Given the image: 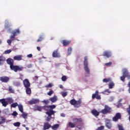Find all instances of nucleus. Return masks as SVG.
<instances>
[{
	"label": "nucleus",
	"instance_id": "nucleus-29",
	"mask_svg": "<svg viewBox=\"0 0 130 130\" xmlns=\"http://www.w3.org/2000/svg\"><path fill=\"white\" fill-rule=\"evenodd\" d=\"M26 93L28 95H30L31 94V88L29 87L26 88Z\"/></svg>",
	"mask_w": 130,
	"mask_h": 130
},
{
	"label": "nucleus",
	"instance_id": "nucleus-14",
	"mask_svg": "<svg viewBox=\"0 0 130 130\" xmlns=\"http://www.w3.org/2000/svg\"><path fill=\"white\" fill-rule=\"evenodd\" d=\"M91 113L93 115H94V116H95V117H97V116H99V112H98V111H97L95 109H93L91 111Z\"/></svg>",
	"mask_w": 130,
	"mask_h": 130
},
{
	"label": "nucleus",
	"instance_id": "nucleus-28",
	"mask_svg": "<svg viewBox=\"0 0 130 130\" xmlns=\"http://www.w3.org/2000/svg\"><path fill=\"white\" fill-rule=\"evenodd\" d=\"M6 100H7V102H8V103H10V104H11V103H13V102H14V100H13V99H12L11 98H8L6 99Z\"/></svg>",
	"mask_w": 130,
	"mask_h": 130
},
{
	"label": "nucleus",
	"instance_id": "nucleus-40",
	"mask_svg": "<svg viewBox=\"0 0 130 130\" xmlns=\"http://www.w3.org/2000/svg\"><path fill=\"white\" fill-rule=\"evenodd\" d=\"M18 105H19L17 103H14L11 105V107H13V108H15V107H17V106H18Z\"/></svg>",
	"mask_w": 130,
	"mask_h": 130
},
{
	"label": "nucleus",
	"instance_id": "nucleus-8",
	"mask_svg": "<svg viewBox=\"0 0 130 130\" xmlns=\"http://www.w3.org/2000/svg\"><path fill=\"white\" fill-rule=\"evenodd\" d=\"M120 117H121V115H120V113H118L116 114L115 116L113 118V121H117Z\"/></svg>",
	"mask_w": 130,
	"mask_h": 130
},
{
	"label": "nucleus",
	"instance_id": "nucleus-38",
	"mask_svg": "<svg viewBox=\"0 0 130 130\" xmlns=\"http://www.w3.org/2000/svg\"><path fill=\"white\" fill-rule=\"evenodd\" d=\"M106 92L108 93L109 94H110V93H111V92L110 91V90H109V89H106L104 91H103L102 92V94H106Z\"/></svg>",
	"mask_w": 130,
	"mask_h": 130
},
{
	"label": "nucleus",
	"instance_id": "nucleus-43",
	"mask_svg": "<svg viewBox=\"0 0 130 130\" xmlns=\"http://www.w3.org/2000/svg\"><path fill=\"white\" fill-rule=\"evenodd\" d=\"M101 113H103V114H107V113H108L105 108L104 109L101 111Z\"/></svg>",
	"mask_w": 130,
	"mask_h": 130
},
{
	"label": "nucleus",
	"instance_id": "nucleus-58",
	"mask_svg": "<svg viewBox=\"0 0 130 130\" xmlns=\"http://www.w3.org/2000/svg\"><path fill=\"white\" fill-rule=\"evenodd\" d=\"M96 99L100 100V99H101V96L99 95V94H98V95H96Z\"/></svg>",
	"mask_w": 130,
	"mask_h": 130
},
{
	"label": "nucleus",
	"instance_id": "nucleus-44",
	"mask_svg": "<svg viewBox=\"0 0 130 130\" xmlns=\"http://www.w3.org/2000/svg\"><path fill=\"white\" fill-rule=\"evenodd\" d=\"M49 107L50 108V110H52V109H54L56 106L55 105H51V106H49Z\"/></svg>",
	"mask_w": 130,
	"mask_h": 130
},
{
	"label": "nucleus",
	"instance_id": "nucleus-17",
	"mask_svg": "<svg viewBox=\"0 0 130 130\" xmlns=\"http://www.w3.org/2000/svg\"><path fill=\"white\" fill-rule=\"evenodd\" d=\"M104 56L106 57H110L111 56V53L109 51H105L104 52Z\"/></svg>",
	"mask_w": 130,
	"mask_h": 130
},
{
	"label": "nucleus",
	"instance_id": "nucleus-53",
	"mask_svg": "<svg viewBox=\"0 0 130 130\" xmlns=\"http://www.w3.org/2000/svg\"><path fill=\"white\" fill-rule=\"evenodd\" d=\"M72 53V48H69L68 49V54L70 55Z\"/></svg>",
	"mask_w": 130,
	"mask_h": 130
},
{
	"label": "nucleus",
	"instance_id": "nucleus-13",
	"mask_svg": "<svg viewBox=\"0 0 130 130\" xmlns=\"http://www.w3.org/2000/svg\"><path fill=\"white\" fill-rule=\"evenodd\" d=\"M21 32L20 31V29L18 28L12 31L13 35H14V36H17V35H19Z\"/></svg>",
	"mask_w": 130,
	"mask_h": 130
},
{
	"label": "nucleus",
	"instance_id": "nucleus-21",
	"mask_svg": "<svg viewBox=\"0 0 130 130\" xmlns=\"http://www.w3.org/2000/svg\"><path fill=\"white\" fill-rule=\"evenodd\" d=\"M5 122H6V118H5L3 116H0V125L1 124H3L5 123Z\"/></svg>",
	"mask_w": 130,
	"mask_h": 130
},
{
	"label": "nucleus",
	"instance_id": "nucleus-59",
	"mask_svg": "<svg viewBox=\"0 0 130 130\" xmlns=\"http://www.w3.org/2000/svg\"><path fill=\"white\" fill-rule=\"evenodd\" d=\"M111 63H112L111 62H109L108 63H106V66L107 67H108L109 66H111Z\"/></svg>",
	"mask_w": 130,
	"mask_h": 130
},
{
	"label": "nucleus",
	"instance_id": "nucleus-32",
	"mask_svg": "<svg viewBox=\"0 0 130 130\" xmlns=\"http://www.w3.org/2000/svg\"><path fill=\"white\" fill-rule=\"evenodd\" d=\"M18 109H19V111H20V112H23V105H22L21 104L18 105Z\"/></svg>",
	"mask_w": 130,
	"mask_h": 130
},
{
	"label": "nucleus",
	"instance_id": "nucleus-63",
	"mask_svg": "<svg viewBox=\"0 0 130 130\" xmlns=\"http://www.w3.org/2000/svg\"><path fill=\"white\" fill-rule=\"evenodd\" d=\"M37 109H38V110H39V111H41V107H38V108H37Z\"/></svg>",
	"mask_w": 130,
	"mask_h": 130
},
{
	"label": "nucleus",
	"instance_id": "nucleus-11",
	"mask_svg": "<svg viewBox=\"0 0 130 130\" xmlns=\"http://www.w3.org/2000/svg\"><path fill=\"white\" fill-rule=\"evenodd\" d=\"M51 127V125L48 122L44 123V130L49 129Z\"/></svg>",
	"mask_w": 130,
	"mask_h": 130
},
{
	"label": "nucleus",
	"instance_id": "nucleus-25",
	"mask_svg": "<svg viewBox=\"0 0 130 130\" xmlns=\"http://www.w3.org/2000/svg\"><path fill=\"white\" fill-rule=\"evenodd\" d=\"M70 42H71L69 41L63 40L62 41V43L64 46H66V45H69V44H70Z\"/></svg>",
	"mask_w": 130,
	"mask_h": 130
},
{
	"label": "nucleus",
	"instance_id": "nucleus-10",
	"mask_svg": "<svg viewBox=\"0 0 130 130\" xmlns=\"http://www.w3.org/2000/svg\"><path fill=\"white\" fill-rule=\"evenodd\" d=\"M11 26H12V25L9 24V21L6 20L5 27V29H8V32L11 31V28H10V27H11Z\"/></svg>",
	"mask_w": 130,
	"mask_h": 130
},
{
	"label": "nucleus",
	"instance_id": "nucleus-34",
	"mask_svg": "<svg viewBox=\"0 0 130 130\" xmlns=\"http://www.w3.org/2000/svg\"><path fill=\"white\" fill-rule=\"evenodd\" d=\"M113 87H114V83L113 82H110L109 84V89H112V88H113Z\"/></svg>",
	"mask_w": 130,
	"mask_h": 130
},
{
	"label": "nucleus",
	"instance_id": "nucleus-42",
	"mask_svg": "<svg viewBox=\"0 0 130 130\" xmlns=\"http://www.w3.org/2000/svg\"><path fill=\"white\" fill-rule=\"evenodd\" d=\"M54 92L53 90H51L49 92H47V95H49V96H51L52 94H53Z\"/></svg>",
	"mask_w": 130,
	"mask_h": 130
},
{
	"label": "nucleus",
	"instance_id": "nucleus-31",
	"mask_svg": "<svg viewBox=\"0 0 130 130\" xmlns=\"http://www.w3.org/2000/svg\"><path fill=\"white\" fill-rule=\"evenodd\" d=\"M103 81V83H108V82H111V78L104 79Z\"/></svg>",
	"mask_w": 130,
	"mask_h": 130
},
{
	"label": "nucleus",
	"instance_id": "nucleus-33",
	"mask_svg": "<svg viewBox=\"0 0 130 130\" xmlns=\"http://www.w3.org/2000/svg\"><path fill=\"white\" fill-rule=\"evenodd\" d=\"M69 126L71 128L75 127V126H76V124L70 122H69Z\"/></svg>",
	"mask_w": 130,
	"mask_h": 130
},
{
	"label": "nucleus",
	"instance_id": "nucleus-12",
	"mask_svg": "<svg viewBox=\"0 0 130 130\" xmlns=\"http://www.w3.org/2000/svg\"><path fill=\"white\" fill-rule=\"evenodd\" d=\"M28 103L29 104H36L39 103V100L32 99L31 100L29 101Z\"/></svg>",
	"mask_w": 130,
	"mask_h": 130
},
{
	"label": "nucleus",
	"instance_id": "nucleus-62",
	"mask_svg": "<svg viewBox=\"0 0 130 130\" xmlns=\"http://www.w3.org/2000/svg\"><path fill=\"white\" fill-rule=\"evenodd\" d=\"M60 116H61L62 117H64V116H66V115L64 113H61Z\"/></svg>",
	"mask_w": 130,
	"mask_h": 130
},
{
	"label": "nucleus",
	"instance_id": "nucleus-5",
	"mask_svg": "<svg viewBox=\"0 0 130 130\" xmlns=\"http://www.w3.org/2000/svg\"><path fill=\"white\" fill-rule=\"evenodd\" d=\"M10 69L15 72H18V71H22L23 70V68L22 67L14 66V64L10 66Z\"/></svg>",
	"mask_w": 130,
	"mask_h": 130
},
{
	"label": "nucleus",
	"instance_id": "nucleus-22",
	"mask_svg": "<svg viewBox=\"0 0 130 130\" xmlns=\"http://www.w3.org/2000/svg\"><path fill=\"white\" fill-rule=\"evenodd\" d=\"M14 59L15 60H21L22 55H17L14 57Z\"/></svg>",
	"mask_w": 130,
	"mask_h": 130
},
{
	"label": "nucleus",
	"instance_id": "nucleus-36",
	"mask_svg": "<svg viewBox=\"0 0 130 130\" xmlns=\"http://www.w3.org/2000/svg\"><path fill=\"white\" fill-rule=\"evenodd\" d=\"M106 126L109 129H110L111 127H112V125H111V123L106 124Z\"/></svg>",
	"mask_w": 130,
	"mask_h": 130
},
{
	"label": "nucleus",
	"instance_id": "nucleus-41",
	"mask_svg": "<svg viewBox=\"0 0 130 130\" xmlns=\"http://www.w3.org/2000/svg\"><path fill=\"white\" fill-rule=\"evenodd\" d=\"M60 94L62 97H66L68 95V92H61Z\"/></svg>",
	"mask_w": 130,
	"mask_h": 130
},
{
	"label": "nucleus",
	"instance_id": "nucleus-48",
	"mask_svg": "<svg viewBox=\"0 0 130 130\" xmlns=\"http://www.w3.org/2000/svg\"><path fill=\"white\" fill-rule=\"evenodd\" d=\"M12 115H13V116H17V115H18V113H17L16 111H14Z\"/></svg>",
	"mask_w": 130,
	"mask_h": 130
},
{
	"label": "nucleus",
	"instance_id": "nucleus-45",
	"mask_svg": "<svg viewBox=\"0 0 130 130\" xmlns=\"http://www.w3.org/2000/svg\"><path fill=\"white\" fill-rule=\"evenodd\" d=\"M61 80L63 82H66V81H67V76H63L61 77Z\"/></svg>",
	"mask_w": 130,
	"mask_h": 130
},
{
	"label": "nucleus",
	"instance_id": "nucleus-50",
	"mask_svg": "<svg viewBox=\"0 0 130 130\" xmlns=\"http://www.w3.org/2000/svg\"><path fill=\"white\" fill-rule=\"evenodd\" d=\"M43 40V38L40 37L39 39L37 40V42H40V41H42Z\"/></svg>",
	"mask_w": 130,
	"mask_h": 130
},
{
	"label": "nucleus",
	"instance_id": "nucleus-16",
	"mask_svg": "<svg viewBox=\"0 0 130 130\" xmlns=\"http://www.w3.org/2000/svg\"><path fill=\"white\" fill-rule=\"evenodd\" d=\"M7 62L8 64H10V67H11V66H13L14 64V60L11 58H8L7 60Z\"/></svg>",
	"mask_w": 130,
	"mask_h": 130
},
{
	"label": "nucleus",
	"instance_id": "nucleus-15",
	"mask_svg": "<svg viewBox=\"0 0 130 130\" xmlns=\"http://www.w3.org/2000/svg\"><path fill=\"white\" fill-rule=\"evenodd\" d=\"M0 102L2 103V105L6 107L8 105V102L6 101V99H3L0 100Z\"/></svg>",
	"mask_w": 130,
	"mask_h": 130
},
{
	"label": "nucleus",
	"instance_id": "nucleus-1",
	"mask_svg": "<svg viewBox=\"0 0 130 130\" xmlns=\"http://www.w3.org/2000/svg\"><path fill=\"white\" fill-rule=\"evenodd\" d=\"M122 75L123 76L120 77V80L122 82H124V79H125V77L127 78V79H129L130 78L129 75H128V72L126 69H123L122 70Z\"/></svg>",
	"mask_w": 130,
	"mask_h": 130
},
{
	"label": "nucleus",
	"instance_id": "nucleus-6",
	"mask_svg": "<svg viewBox=\"0 0 130 130\" xmlns=\"http://www.w3.org/2000/svg\"><path fill=\"white\" fill-rule=\"evenodd\" d=\"M53 57L58 58L60 57V53L58 52V50H55L52 53Z\"/></svg>",
	"mask_w": 130,
	"mask_h": 130
},
{
	"label": "nucleus",
	"instance_id": "nucleus-64",
	"mask_svg": "<svg viewBox=\"0 0 130 130\" xmlns=\"http://www.w3.org/2000/svg\"><path fill=\"white\" fill-rule=\"evenodd\" d=\"M27 68H28V69H30V68H32V65H31V64L28 65V66H27Z\"/></svg>",
	"mask_w": 130,
	"mask_h": 130
},
{
	"label": "nucleus",
	"instance_id": "nucleus-57",
	"mask_svg": "<svg viewBox=\"0 0 130 130\" xmlns=\"http://www.w3.org/2000/svg\"><path fill=\"white\" fill-rule=\"evenodd\" d=\"M32 56L33 55H32V54H29L27 55V57H28V58H31V57H32Z\"/></svg>",
	"mask_w": 130,
	"mask_h": 130
},
{
	"label": "nucleus",
	"instance_id": "nucleus-24",
	"mask_svg": "<svg viewBox=\"0 0 130 130\" xmlns=\"http://www.w3.org/2000/svg\"><path fill=\"white\" fill-rule=\"evenodd\" d=\"M59 126V124H56L52 126H51V127L52 128V129H53V130H56L58 128V127Z\"/></svg>",
	"mask_w": 130,
	"mask_h": 130
},
{
	"label": "nucleus",
	"instance_id": "nucleus-26",
	"mask_svg": "<svg viewBox=\"0 0 130 130\" xmlns=\"http://www.w3.org/2000/svg\"><path fill=\"white\" fill-rule=\"evenodd\" d=\"M105 109L106 110L107 112H110L111 111V108L109 107L108 105L105 106Z\"/></svg>",
	"mask_w": 130,
	"mask_h": 130
},
{
	"label": "nucleus",
	"instance_id": "nucleus-54",
	"mask_svg": "<svg viewBox=\"0 0 130 130\" xmlns=\"http://www.w3.org/2000/svg\"><path fill=\"white\" fill-rule=\"evenodd\" d=\"M9 89L10 92H11V93H14V90H13V88H12V87L10 86Z\"/></svg>",
	"mask_w": 130,
	"mask_h": 130
},
{
	"label": "nucleus",
	"instance_id": "nucleus-61",
	"mask_svg": "<svg viewBox=\"0 0 130 130\" xmlns=\"http://www.w3.org/2000/svg\"><path fill=\"white\" fill-rule=\"evenodd\" d=\"M127 112L130 116V105L129 106V108L127 109Z\"/></svg>",
	"mask_w": 130,
	"mask_h": 130
},
{
	"label": "nucleus",
	"instance_id": "nucleus-30",
	"mask_svg": "<svg viewBox=\"0 0 130 130\" xmlns=\"http://www.w3.org/2000/svg\"><path fill=\"white\" fill-rule=\"evenodd\" d=\"M73 121L75 123L77 122H82V119L81 118H75L73 119Z\"/></svg>",
	"mask_w": 130,
	"mask_h": 130
},
{
	"label": "nucleus",
	"instance_id": "nucleus-37",
	"mask_svg": "<svg viewBox=\"0 0 130 130\" xmlns=\"http://www.w3.org/2000/svg\"><path fill=\"white\" fill-rule=\"evenodd\" d=\"M14 86H16L17 87H19L21 85L20 82H15L13 83Z\"/></svg>",
	"mask_w": 130,
	"mask_h": 130
},
{
	"label": "nucleus",
	"instance_id": "nucleus-35",
	"mask_svg": "<svg viewBox=\"0 0 130 130\" xmlns=\"http://www.w3.org/2000/svg\"><path fill=\"white\" fill-rule=\"evenodd\" d=\"M13 125H14V126H17V127H19V126L21 125V123H20V122H15L13 123Z\"/></svg>",
	"mask_w": 130,
	"mask_h": 130
},
{
	"label": "nucleus",
	"instance_id": "nucleus-20",
	"mask_svg": "<svg viewBox=\"0 0 130 130\" xmlns=\"http://www.w3.org/2000/svg\"><path fill=\"white\" fill-rule=\"evenodd\" d=\"M4 114H6V115H10V111L9 110V109H5L3 111Z\"/></svg>",
	"mask_w": 130,
	"mask_h": 130
},
{
	"label": "nucleus",
	"instance_id": "nucleus-4",
	"mask_svg": "<svg viewBox=\"0 0 130 130\" xmlns=\"http://www.w3.org/2000/svg\"><path fill=\"white\" fill-rule=\"evenodd\" d=\"M46 113L48 115L47 117L46 120L47 121H50V119H51V116L55 113V111H54L53 110H50L49 111H47V112H46Z\"/></svg>",
	"mask_w": 130,
	"mask_h": 130
},
{
	"label": "nucleus",
	"instance_id": "nucleus-7",
	"mask_svg": "<svg viewBox=\"0 0 130 130\" xmlns=\"http://www.w3.org/2000/svg\"><path fill=\"white\" fill-rule=\"evenodd\" d=\"M23 85H24L25 88H29L30 87V82H29V80H28L27 79H25L23 81Z\"/></svg>",
	"mask_w": 130,
	"mask_h": 130
},
{
	"label": "nucleus",
	"instance_id": "nucleus-46",
	"mask_svg": "<svg viewBox=\"0 0 130 130\" xmlns=\"http://www.w3.org/2000/svg\"><path fill=\"white\" fill-rule=\"evenodd\" d=\"M12 52V50H7L5 51V54H9V53H11Z\"/></svg>",
	"mask_w": 130,
	"mask_h": 130
},
{
	"label": "nucleus",
	"instance_id": "nucleus-9",
	"mask_svg": "<svg viewBox=\"0 0 130 130\" xmlns=\"http://www.w3.org/2000/svg\"><path fill=\"white\" fill-rule=\"evenodd\" d=\"M10 80V78L8 77H1L0 78V81L1 82H3V83H8Z\"/></svg>",
	"mask_w": 130,
	"mask_h": 130
},
{
	"label": "nucleus",
	"instance_id": "nucleus-60",
	"mask_svg": "<svg viewBox=\"0 0 130 130\" xmlns=\"http://www.w3.org/2000/svg\"><path fill=\"white\" fill-rule=\"evenodd\" d=\"M114 99V98L113 96H111L109 99V101H113V100Z\"/></svg>",
	"mask_w": 130,
	"mask_h": 130
},
{
	"label": "nucleus",
	"instance_id": "nucleus-47",
	"mask_svg": "<svg viewBox=\"0 0 130 130\" xmlns=\"http://www.w3.org/2000/svg\"><path fill=\"white\" fill-rule=\"evenodd\" d=\"M44 109L45 110H47V111H50V108H49V106L44 107Z\"/></svg>",
	"mask_w": 130,
	"mask_h": 130
},
{
	"label": "nucleus",
	"instance_id": "nucleus-19",
	"mask_svg": "<svg viewBox=\"0 0 130 130\" xmlns=\"http://www.w3.org/2000/svg\"><path fill=\"white\" fill-rule=\"evenodd\" d=\"M4 61H6V58L5 57H0V66L4 64Z\"/></svg>",
	"mask_w": 130,
	"mask_h": 130
},
{
	"label": "nucleus",
	"instance_id": "nucleus-39",
	"mask_svg": "<svg viewBox=\"0 0 130 130\" xmlns=\"http://www.w3.org/2000/svg\"><path fill=\"white\" fill-rule=\"evenodd\" d=\"M53 86V84L49 83V84H47L45 86V88H51Z\"/></svg>",
	"mask_w": 130,
	"mask_h": 130
},
{
	"label": "nucleus",
	"instance_id": "nucleus-49",
	"mask_svg": "<svg viewBox=\"0 0 130 130\" xmlns=\"http://www.w3.org/2000/svg\"><path fill=\"white\" fill-rule=\"evenodd\" d=\"M12 41H13L11 39L7 40V43L9 45H11L12 44Z\"/></svg>",
	"mask_w": 130,
	"mask_h": 130
},
{
	"label": "nucleus",
	"instance_id": "nucleus-51",
	"mask_svg": "<svg viewBox=\"0 0 130 130\" xmlns=\"http://www.w3.org/2000/svg\"><path fill=\"white\" fill-rule=\"evenodd\" d=\"M104 129V126H101L99 127L97 130H103Z\"/></svg>",
	"mask_w": 130,
	"mask_h": 130
},
{
	"label": "nucleus",
	"instance_id": "nucleus-27",
	"mask_svg": "<svg viewBox=\"0 0 130 130\" xmlns=\"http://www.w3.org/2000/svg\"><path fill=\"white\" fill-rule=\"evenodd\" d=\"M22 114H21V116H22L23 118H24V119H26L27 116H28V114L25 112H21Z\"/></svg>",
	"mask_w": 130,
	"mask_h": 130
},
{
	"label": "nucleus",
	"instance_id": "nucleus-23",
	"mask_svg": "<svg viewBox=\"0 0 130 130\" xmlns=\"http://www.w3.org/2000/svg\"><path fill=\"white\" fill-rule=\"evenodd\" d=\"M98 95H99V92H98V91H96L95 93L92 94V99H95V98H96Z\"/></svg>",
	"mask_w": 130,
	"mask_h": 130
},
{
	"label": "nucleus",
	"instance_id": "nucleus-2",
	"mask_svg": "<svg viewBox=\"0 0 130 130\" xmlns=\"http://www.w3.org/2000/svg\"><path fill=\"white\" fill-rule=\"evenodd\" d=\"M81 103H82V101L81 100H79L78 101H76L75 99H73L70 101L71 105H74L75 107H80Z\"/></svg>",
	"mask_w": 130,
	"mask_h": 130
},
{
	"label": "nucleus",
	"instance_id": "nucleus-52",
	"mask_svg": "<svg viewBox=\"0 0 130 130\" xmlns=\"http://www.w3.org/2000/svg\"><path fill=\"white\" fill-rule=\"evenodd\" d=\"M105 122H106V124H107L108 123H110V120H109L108 119H106Z\"/></svg>",
	"mask_w": 130,
	"mask_h": 130
},
{
	"label": "nucleus",
	"instance_id": "nucleus-18",
	"mask_svg": "<svg viewBox=\"0 0 130 130\" xmlns=\"http://www.w3.org/2000/svg\"><path fill=\"white\" fill-rule=\"evenodd\" d=\"M50 101H51L53 103H54L55 102H56L57 101V96H54L52 98H50Z\"/></svg>",
	"mask_w": 130,
	"mask_h": 130
},
{
	"label": "nucleus",
	"instance_id": "nucleus-55",
	"mask_svg": "<svg viewBox=\"0 0 130 130\" xmlns=\"http://www.w3.org/2000/svg\"><path fill=\"white\" fill-rule=\"evenodd\" d=\"M43 103H44L45 104H48V103H49V101L48 100L47 101H43Z\"/></svg>",
	"mask_w": 130,
	"mask_h": 130
},
{
	"label": "nucleus",
	"instance_id": "nucleus-56",
	"mask_svg": "<svg viewBox=\"0 0 130 130\" xmlns=\"http://www.w3.org/2000/svg\"><path fill=\"white\" fill-rule=\"evenodd\" d=\"M16 36L15 35H13V36H10V39L12 41H14V38H15V37Z\"/></svg>",
	"mask_w": 130,
	"mask_h": 130
},
{
	"label": "nucleus",
	"instance_id": "nucleus-3",
	"mask_svg": "<svg viewBox=\"0 0 130 130\" xmlns=\"http://www.w3.org/2000/svg\"><path fill=\"white\" fill-rule=\"evenodd\" d=\"M84 69L87 74H90V69H89V67H88V57H84Z\"/></svg>",
	"mask_w": 130,
	"mask_h": 130
}]
</instances>
